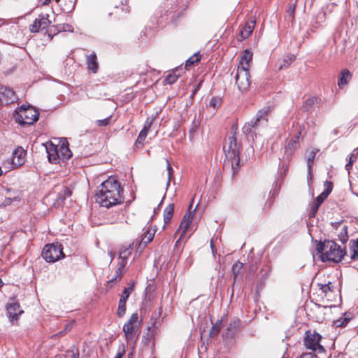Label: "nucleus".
<instances>
[{
	"label": "nucleus",
	"mask_w": 358,
	"mask_h": 358,
	"mask_svg": "<svg viewBox=\"0 0 358 358\" xmlns=\"http://www.w3.org/2000/svg\"><path fill=\"white\" fill-rule=\"evenodd\" d=\"M316 250L320 255L322 262H339L344 255L341 247L333 241L318 243L316 245Z\"/></svg>",
	"instance_id": "7ed1b4c3"
},
{
	"label": "nucleus",
	"mask_w": 358,
	"mask_h": 358,
	"mask_svg": "<svg viewBox=\"0 0 358 358\" xmlns=\"http://www.w3.org/2000/svg\"><path fill=\"white\" fill-rule=\"evenodd\" d=\"M299 358H317V356L313 352H309L302 354Z\"/></svg>",
	"instance_id": "de8ad7c7"
},
{
	"label": "nucleus",
	"mask_w": 358,
	"mask_h": 358,
	"mask_svg": "<svg viewBox=\"0 0 358 358\" xmlns=\"http://www.w3.org/2000/svg\"><path fill=\"white\" fill-rule=\"evenodd\" d=\"M350 247L353 252L351 255V258L352 259H358V238L355 240H351L350 242Z\"/></svg>",
	"instance_id": "a878e982"
},
{
	"label": "nucleus",
	"mask_w": 358,
	"mask_h": 358,
	"mask_svg": "<svg viewBox=\"0 0 358 358\" xmlns=\"http://www.w3.org/2000/svg\"><path fill=\"white\" fill-rule=\"evenodd\" d=\"M126 302L124 299H120L117 309V315L119 317H122L126 312Z\"/></svg>",
	"instance_id": "f704fd0d"
},
{
	"label": "nucleus",
	"mask_w": 358,
	"mask_h": 358,
	"mask_svg": "<svg viewBox=\"0 0 358 358\" xmlns=\"http://www.w3.org/2000/svg\"><path fill=\"white\" fill-rule=\"evenodd\" d=\"M64 358H79L78 350L73 347L71 350L66 352Z\"/></svg>",
	"instance_id": "473e14b6"
},
{
	"label": "nucleus",
	"mask_w": 358,
	"mask_h": 358,
	"mask_svg": "<svg viewBox=\"0 0 358 358\" xmlns=\"http://www.w3.org/2000/svg\"><path fill=\"white\" fill-rule=\"evenodd\" d=\"M87 64L89 70L93 73H96L99 69L96 55L94 52L87 56Z\"/></svg>",
	"instance_id": "f3484780"
},
{
	"label": "nucleus",
	"mask_w": 358,
	"mask_h": 358,
	"mask_svg": "<svg viewBox=\"0 0 358 358\" xmlns=\"http://www.w3.org/2000/svg\"><path fill=\"white\" fill-rule=\"evenodd\" d=\"M13 196H6L4 201L0 205V207H5L10 206L14 201H20L21 199V194L20 192H13Z\"/></svg>",
	"instance_id": "4be33fe9"
},
{
	"label": "nucleus",
	"mask_w": 358,
	"mask_h": 358,
	"mask_svg": "<svg viewBox=\"0 0 358 358\" xmlns=\"http://www.w3.org/2000/svg\"><path fill=\"white\" fill-rule=\"evenodd\" d=\"M320 206V205H319L317 203H315V201H313V203H312V205L310 206V212H309L310 217H314L315 216Z\"/></svg>",
	"instance_id": "58836bf2"
},
{
	"label": "nucleus",
	"mask_w": 358,
	"mask_h": 358,
	"mask_svg": "<svg viewBox=\"0 0 358 358\" xmlns=\"http://www.w3.org/2000/svg\"><path fill=\"white\" fill-rule=\"evenodd\" d=\"M166 169H167L168 176H169V179H168V181L166 182V186L168 187L169 185V183H170V181H171V178L172 177L173 169H172V167H171L169 160L166 159Z\"/></svg>",
	"instance_id": "79ce46f5"
},
{
	"label": "nucleus",
	"mask_w": 358,
	"mask_h": 358,
	"mask_svg": "<svg viewBox=\"0 0 358 358\" xmlns=\"http://www.w3.org/2000/svg\"><path fill=\"white\" fill-rule=\"evenodd\" d=\"M178 78L175 73H170L166 77L165 80L169 84H173L176 82Z\"/></svg>",
	"instance_id": "37998d69"
},
{
	"label": "nucleus",
	"mask_w": 358,
	"mask_h": 358,
	"mask_svg": "<svg viewBox=\"0 0 358 358\" xmlns=\"http://www.w3.org/2000/svg\"><path fill=\"white\" fill-rule=\"evenodd\" d=\"M132 290V287L124 288L120 299H124V301H127Z\"/></svg>",
	"instance_id": "ea45409f"
},
{
	"label": "nucleus",
	"mask_w": 358,
	"mask_h": 358,
	"mask_svg": "<svg viewBox=\"0 0 358 358\" xmlns=\"http://www.w3.org/2000/svg\"><path fill=\"white\" fill-rule=\"evenodd\" d=\"M6 196H13V192H17V190H12L10 189H6Z\"/></svg>",
	"instance_id": "3c124183"
},
{
	"label": "nucleus",
	"mask_w": 358,
	"mask_h": 358,
	"mask_svg": "<svg viewBox=\"0 0 358 358\" xmlns=\"http://www.w3.org/2000/svg\"><path fill=\"white\" fill-rule=\"evenodd\" d=\"M252 59V53L249 50H244L240 57L234 78L238 89L242 92H246L250 85L249 70Z\"/></svg>",
	"instance_id": "f03ea898"
},
{
	"label": "nucleus",
	"mask_w": 358,
	"mask_h": 358,
	"mask_svg": "<svg viewBox=\"0 0 358 358\" xmlns=\"http://www.w3.org/2000/svg\"><path fill=\"white\" fill-rule=\"evenodd\" d=\"M272 108L271 106H266L260 109L255 117H253L250 122L245 124L243 127V132L249 134L252 131V129L258 128L260 126H264L268 122V116Z\"/></svg>",
	"instance_id": "0eeeda50"
},
{
	"label": "nucleus",
	"mask_w": 358,
	"mask_h": 358,
	"mask_svg": "<svg viewBox=\"0 0 358 358\" xmlns=\"http://www.w3.org/2000/svg\"><path fill=\"white\" fill-rule=\"evenodd\" d=\"M352 78V73L348 69H343L338 78V85L340 88L346 85Z\"/></svg>",
	"instance_id": "aec40b11"
},
{
	"label": "nucleus",
	"mask_w": 358,
	"mask_h": 358,
	"mask_svg": "<svg viewBox=\"0 0 358 358\" xmlns=\"http://www.w3.org/2000/svg\"><path fill=\"white\" fill-rule=\"evenodd\" d=\"M14 118L21 125L32 124L38 119L39 113L32 107L22 106L15 110Z\"/></svg>",
	"instance_id": "39448f33"
},
{
	"label": "nucleus",
	"mask_w": 358,
	"mask_h": 358,
	"mask_svg": "<svg viewBox=\"0 0 358 358\" xmlns=\"http://www.w3.org/2000/svg\"><path fill=\"white\" fill-rule=\"evenodd\" d=\"M193 217H194V213L191 211L187 212L184 215L182 220L180 224V227L177 231V232L180 231H182L180 236L177 241V243L182 238V237L185 236V234L187 231L190 224L192 222Z\"/></svg>",
	"instance_id": "ddd939ff"
},
{
	"label": "nucleus",
	"mask_w": 358,
	"mask_h": 358,
	"mask_svg": "<svg viewBox=\"0 0 358 358\" xmlns=\"http://www.w3.org/2000/svg\"><path fill=\"white\" fill-rule=\"evenodd\" d=\"M3 282L1 280V279L0 278V288L3 286Z\"/></svg>",
	"instance_id": "4d7b16f0"
},
{
	"label": "nucleus",
	"mask_w": 358,
	"mask_h": 358,
	"mask_svg": "<svg viewBox=\"0 0 358 358\" xmlns=\"http://www.w3.org/2000/svg\"><path fill=\"white\" fill-rule=\"evenodd\" d=\"M331 192V188L327 189L325 191H324L322 193H321L315 199V202L317 203L319 205H321L323 201L327 199L328 195Z\"/></svg>",
	"instance_id": "c85d7f7f"
},
{
	"label": "nucleus",
	"mask_w": 358,
	"mask_h": 358,
	"mask_svg": "<svg viewBox=\"0 0 358 358\" xmlns=\"http://www.w3.org/2000/svg\"><path fill=\"white\" fill-rule=\"evenodd\" d=\"M317 153V150H311L308 156L307 159V166H308V179H311V169H312V164L314 162L315 155Z\"/></svg>",
	"instance_id": "b1692460"
},
{
	"label": "nucleus",
	"mask_w": 358,
	"mask_h": 358,
	"mask_svg": "<svg viewBox=\"0 0 358 358\" xmlns=\"http://www.w3.org/2000/svg\"><path fill=\"white\" fill-rule=\"evenodd\" d=\"M123 355H124V352H119V353H117V355L115 357V358H122Z\"/></svg>",
	"instance_id": "864d4df0"
},
{
	"label": "nucleus",
	"mask_w": 358,
	"mask_h": 358,
	"mask_svg": "<svg viewBox=\"0 0 358 358\" xmlns=\"http://www.w3.org/2000/svg\"><path fill=\"white\" fill-rule=\"evenodd\" d=\"M38 21L40 22V24L41 25L42 29L47 28L51 22L48 19V15L41 14L38 17Z\"/></svg>",
	"instance_id": "c756f323"
},
{
	"label": "nucleus",
	"mask_w": 358,
	"mask_h": 358,
	"mask_svg": "<svg viewBox=\"0 0 358 358\" xmlns=\"http://www.w3.org/2000/svg\"><path fill=\"white\" fill-rule=\"evenodd\" d=\"M322 336L317 332H311L308 331L306 333V337L304 338V345L313 351H317L318 352H324V349L323 346L320 343Z\"/></svg>",
	"instance_id": "1a4fd4ad"
},
{
	"label": "nucleus",
	"mask_w": 358,
	"mask_h": 358,
	"mask_svg": "<svg viewBox=\"0 0 358 358\" xmlns=\"http://www.w3.org/2000/svg\"><path fill=\"white\" fill-rule=\"evenodd\" d=\"M193 217H194V213L191 211L187 212L184 215L182 220L180 224V227L177 231V232L180 231H182L180 236L177 241V243L182 238V237L185 236V234L187 231L190 224L192 222Z\"/></svg>",
	"instance_id": "4468645a"
},
{
	"label": "nucleus",
	"mask_w": 358,
	"mask_h": 358,
	"mask_svg": "<svg viewBox=\"0 0 358 358\" xmlns=\"http://www.w3.org/2000/svg\"><path fill=\"white\" fill-rule=\"evenodd\" d=\"M152 124V121H149L148 120L145 122V126L143 129L140 131L138 136L136 140V143L143 144L144 141L146 138V136L148 133V130Z\"/></svg>",
	"instance_id": "412c9836"
},
{
	"label": "nucleus",
	"mask_w": 358,
	"mask_h": 358,
	"mask_svg": "<svg viewBox=\"0 0 358 358\" xmlns=\"http://www.w3.org/2000/svg\"><path fill=\"white\" fill-rule=\"evenodd\" d=\"M210 248H211V249H212V252H213V253H214L215 250H214V245H213V241H210Z\"/></svg>",
	"instance_id": "5fc2aeb1"
},
{
	"label": "nucleus",
	"mask_w": 358,
	"mask_h": 358,
	"mask_svg": "<svg viewBox=\"0 0 358 358\" xmlns=\"http://www.w3.org/2000/svg\"><path fill=\"white\" fill-rule=\"evenodd\" d=\"M336 229H340L341 231L338 234V239L343 243H345L348 240V227L341 222H336L333 224Z\"/></svg>",
	"instance_id": "dca6fc26"
},
{
	"label": "nucleus",
	"mask_w": 358,
	"mask_h": 358,
	"mask_svg": "<svg viewBox=\"0 0 358 358\" xmlns=\"http://www.w3.org/2000/svg\"><path fill=\"white\" fill-rule=\"evenodd\" d=\"M131 245H129L127 248H121L119 253V257L123 261H126L128 257L131 255Z\"/></svg>",
	"instance_id": "7c9ffc66"
},
{
	"label": "nucleus",
	"mask_w": 358,
	"mask_h": 358,
	"mask_svg": "<svg viewBox=\"0 0 358 358\" xmlns=\"http://www.w3.org/2000/svg\"><path fill=\"white\" fill-rule=\"evenodd\" d=\"M6 310L8 317L11 322L17 320L19 315L23 313V310L21 309L20 304L15 301L8 303L7 304Z\"/></svg>",
	"instance_id": "f8f14e48"
},
{
	"label": "nucleus",
	"mask_w": 358,
	"mask_h": 358,
	"mask_svg": "<svg viewBox=\"0 0 358 358\" xmlns=\"http://www.w3.org/2000/svg\"><path fill=\"white\" fill-rule=\"evenodd\" d=\"M45 148L49 162L52 164L60 163L59 155H57L58 145L52 143H47L45 144Z\"/></svg>",
	"instance_id": "2eb2a0df"
},
{
	"label": "nucleus",
	"mask_w": 358,
	"mask_h": 358,
	"mask_svg": "<svg viewBox=\"0 0 358 358\" xmlns=\"http://www.w3.org/2000/svg\"><path fill=\"white\" fill-rule=\"evenodd\" d=\"M325 185L327 186V189H330L331 188L332 189V183L331 182H328V181H326L325 182Z\"/></svg>",
	"instance_id": "603ef678"
},
{
	"label": "nucleus",
	"mask_w": 358,
	"mask_h": 358,
	"mask_svg": "<svg viewBox=\"0 0 358 358\" xmlns=\"http://www.w3.org/2000/svg\"><path fill=\"white\" fill-rule=\"evenodd\" d=\"M255 24V20H251L250 22H248L245 26L242 28L240 32V36L242 39H245L248 38L252 34Z\"/></svg>",
	"instance_id": "6ab92c4d"
},
{
	"label": "nucleus",
	"mask_w": 358,
	"mask_h": 358,
	"mask_svg": "<svg viewBox=\"0 0 358 358\" xmlns=\"http://www.w3.org/2000/svg\"><path fill=\"white\" fill-rule=\"evenodd\" d=\"M243 267V264L241 263L237 262L233 266V272L234 275L237 276L238 271Z\"/></svg>",
	"instance_id": "49530a36"
},
{
	"label": "nucleus",
	"mask_w": 358,
	"mask_h": 358,
	"mask_svg": "<svg viewBox=\"0 0 358 358\" xmlns=\"http://www.w3.org/2000/svg\"><path fill=\"white\" fill-rule=\"evenodd\" d=\"M153 237H154V234H152V233H148L147 234H145L143 238H142V241L144 243H150L152 239H153Z\"/></svg>",
	"instance_id": "a18cd8bd"
},
{
	"label": "nucleus",
	"mask_w": 358,
	"mask_h": 358,
	"mask_svg": "<svg viewBox=\"0 0 358 358\" xmlns=\"http://www.w3.org/2000/svg\"><path fill=\"white\" fill-rule=\"evenodd\" d=\"M26 151L21 147L18 146L12 154V166L13 168H17L23 165L25 162Z\"/></svg>",
	"instance_id": "9b49d317"
},
{
	"label": "nucleus",
	"mask_w": 358,
	"mask_h": 358,
	"mask_svg": "<svg viewBox=\"0 0 358 358\" xmlns=\"http://www.w3.org/2000/svg\"><path fill=\"white\" fill-rule=\"evenodd\" d=\"M50 0H45L43 2V4H48L49 2H50Z\"/></svg>",
	"instance_id": "6e6d98bb"
},
{
	"label": "nucleus",
	"mask_w": 358,
	"mask_h": 358,
	"mask_svg": "<svg viewBox=\"0 0 358 358\" xmlns=\"http://www.w3.org/2000/svg\"><path fill=\"white\" fill-rule=\"evenodd\" d=\"M294 11H295V5H292L289 7L288 8V10H287V13L290 15H294Z\"/></svg>",
	"instance_id": "8fccbe9b"
},
{
	"label": "nucleus",
	"mask_w": 358,
	"mask_h": 358,
	"mask_svg": "<svg viewBox=\"0 0 358 358\" xmlns=\"http://www.w3.org/2000/svg\"><path fill=\"white\" fill-rule=\"evenodd\" d=\"M17 100L15 92L6 86H0V103L8 104Z\"/></svg>",
	"instance_id": "9d476101"
},
{
	"label": "nucleus",
	"mask_w": 358,
	"mask_h": 358,
	"mask_svg": "<svg viewBox=\"0 0 358 358\" xmlns=\"http://www.w3.org/2000/svg\"><path fill=\"white\" fill-rule=\"evenodd\" d=\"M221 104L222 100L219 97H213L209 102V106L213 108L214 110L219 108Z\"/></svg>",
	"instance_id": "72a5a7b5"
},
{
	"label": "nucleus",
	"mask_w": 358,
	"mask_h": 358,
	"mask_svg": "<svg viewBox=\"0 0 358 358\" xmlns=\"http://www.w3.org/2000/svg\"><path fill=\"white\" fill-rule=\"evenodd\" d=\"M71 191L69 188H64L58 196L59 200H61V201H63L65 200L67 197H70L71 196Z\"/></svg>",
	"instance_id": "e433bc0d"
},
{
	"label": "nucleus",
	"mask_w": 358,
	"mask_h": 358,
	"mask_svg": "<svg viewBox=\"0 0 358 358\" xmlns=\"http://www.w3.org/2000/svg\"><path fill=\"white\" fill-rule=\"evenodd\" d=\"M241 321L239 320H234L231 321L227 328L229 334H234L236 331L240 327Z\"/></svg>",
	"instance_id": "cd10ccee"
},
{
	"label": "nucleus",
	"mask_w": 358,
	"mask_h": 358,
	"mask_svg": "<svg viewBox=\"0 0 358 358\" xmlns=\"http://www.w3.org/2000/svg\"><path fill=\"white\" fill-rule=\"evenodd\" d=\"M110 119H111L110 117H108L103 120H99L96 121V124H97V125H99L100 127L107 126L108 124H109Z\"/></svg>",
	"instance_id": "c03bdc74"
},
{
	"label": "nucleus",
	"mask_w": 358,
	"mask_h": 358,
	"mask_svg": "<svg viewBox=\"0 0 358 358\" xmlns=\"http://www.w3.org/2000/svg\"><path fill=\"white\" fill-rule=\"evenodd\" d=\"M153 358H156V357H153Z\"/></svg>",
	"instance_id": "052dcab7"
},
{
	"label": "nucleus",
	"mask_w": 358,
	"mask_h": 358,
	"mask_svg": "<svg viewBox=\"0 0 358 358\" xmlns=\"http://www.w3.org/2000/svg\"><path fill=\"white\" fill-rule=\"evenodd\" d=\"M355 152V150H354ZM357 153L352 152L348 159V162L345 165V169L350 173V169H352V164L357 159Z\"/></svg>",
	"instance_id": "c9c22d12"
},
{
	"label": "nucleus",
	"mask_w": 358,
	"mask_h": 358,
	"mask_svg": "<svg viewBox=\"0 0 358 358\" xmlns=\"http://www.w3.org/2000/svg\"><path fill=\"white\" fill-rule=\"evenodd\" d=\"M200 60V57L197 53L192 55L186 61V66H190L198 62Z\"/></svg>",
	"instance_id": "4c0bfd02"
},
{
	"label": "nucleus",
	"mask_w": 358,
	"mask_h": 358,
	"mask_svg": "<svg viewBox=\"0 0 358 358\" xmlns=\"http://www.w3.org/2000/svg\"><path fill=\"white\" fill-rule=\"evenodd\" d=\"M174 212V205L173 203H170L164 210V224H168L173 215Z\"/></svg>",
	"instance_id": "5701e85b"
},
{
	"label": "nucleus",
	"mask_w": 358,
	"mask_h": 358,
	"mask_svg": "<svg viewBox=\"0 0 358 358\" xmlns=\"http://www.w3.org/2000/svg\"><path fill=\"white\" fill-rule=\"evenodd\" d=\"M141 324L142 319L138 317L137 313H133L123 327V331L127 342L133 341L138 338Z\"/></svg>",
	"instance_id": "423d86ee"
},
{
	"label": "nucleus",
	"mask_w": 358,
	"mask_h": 358,
	"mask_svg": "<svg viewBox=\"0 0 358 358\" xmlns=\"http://www.w3.org/2000/svg\"><path fill=\"white\" fill-rule=\"evenodd\" d=\"M60 0H56L57 2H59Z\"/></svg>",
	"instance_id": "bf43d9fd"
},
{
	"label": "nucleus",
	"mask_w": 358,
	"mask_h": 358,
	"mask_svg": "<svg viewBox=\"0 0 358 358\" xmlns=\"http://www.w3.org/2000/svg\"><path fill=\"white\" fill-rule=\"evenodd\" d=\"M122 191L120 183L114 177H110L98 187L96 201L107 208L121 204L123 203Z\"/></svg>",
	"instance_id": "f257e3e1"
},
{
	"label": "nucleus",
	"mask_w": 358,
	"mask_h": 358,
	"mask_svg": "<svg viewBox=\"0 0 358 358\" xmlns=\"http://www.w3.org/2000/svg\"><path fill=\"white\" fill-rule=\"evenodd\" d=\"M59 162H64L69 159L71 155V151L70 150L68 143H63L61 145H59Z\"/></svg>",
	"instance_id": "a211bd4d"
},
{
	"label": "nucleus",
	"mask_w": 358,
	"mask_h": 358,
	"mask_svg": "<svg viewBox=\"0 0 358 358\" xmlns=\"http://www.w3.org/2000/svg\"><path fill=\"white\" fill-rule=\"evenodd\" d=\"M321 289L325 294L327 293L329 291H331V287H330L329 284L322 285Z\"/></svg>",
	"instance_id": "09e8293b"
},
{
	"label": "nucleus",
	"mask_w": 358,
	"mask_h": 358,
	"mask_svg": "<svg viewBox=\"0 0 358 358\" xmlns=\"http://www.w3.org/2000/svg\"><path fill=\"white\" fill-rule=\"evenodd\" d=\"M40 29H42L41 25L40 24V22L38 19L36 18L34 23L31 25L30 30L32 32H38Z\"/></svg>",
	"instance_id": "a19ab883"
},
{
	"label": "nucleus",
	"mask_w": 358,
	"mask_h": 358,
	"mask_svg": "<svg viewBox=\"0 0 358 358\" xmlns=\"http://www.w3.org/2000/svg\"><path fill=\"white\" fill-rule=\"evenodd\" d=\"M350 320V317H349L347 315V313H345V315L343 317H341L340 319L334 321V324L337 327H345Z\"/></svg>",
	"instance_id": "bb28decb"
},
{
	"label": "nucleus",
	"mask_w": 358,
	"mask_h": 358,
	"mask_svg": "<svg viewBox=\"0 0 358 358\" xmlns=\"http://www.w3.org/2000/svg\"><path fill=\"white\" fill-rule=\"evenodd\" d=\"M57 155H60L59 153V147L58 146V150H57Z\"/></svg>",
	"instance_id": "13d9d810"
},
{
	"label": "nucleus",
	"mask_w": 358,
	"mask_h": 358,
	"mask_svg": "<svg viewBox=\"0 0 358 358\" xmlns=\"http://www.w3.org/2000/svg\"><path fill=\"white\" fill-rule=\"evenodd\" d=\"M223 148L226 156L225 166H230L235 174L238 171L240 162L239 146L236 137L229 136Z\"/></svg>",
	"instance_id": "20e7f679"
},
{
	"label": "nucleus",
	"mask_w": 358,
	"mask_h": 358,
	"mask_svg": "<svg viewBox=\"0 0 358 358\" xmlns=\"http://www.w3.org/2000/svg\"><path fill=\"white\" fill-rule=\"evenodd\" d=\"M42 257L48 262H55L64 257L62 245L59 243L46 245L42 252Z\"/></svg>",
	"instance_id": "6e6552de"
},
{
	"label": "nucleus",
	"mask_w": 358,
	"mask_h": 358,
	"mask_svg": "<svg viewBox=\"0 0 358 358\" xmlns=\"http://www.w3.org/2000/svg\"><path fill=\"white\" fill-rule=\"evenodd\" d=\"M296 59V57L294 55H287L285 57L282 62L280 64L278 67L279 70H282L283 69L287 68L292 62H293Z\"/></svg>",
	"instance_id": "393cba45"
},
{
	"label": "nucleus",
	"mask_w": 358,
	"mask_h": 358,
	"mask_svg": "<svg viewBox=\"0 0 358 358\" xmlns=\"http://www.w3.org/2000/svg\"><path fill=\"white\" fill-rule=\"evenodd\" d=\"M221 329V322L217 321L215 324H214L210 331L209 335L210 337L213 338L218 335Z\"/></svg>",
	"instance_id": "2f4dec72"
}]
</instances>
